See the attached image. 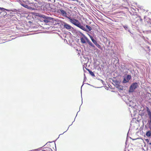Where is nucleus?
<instances>
[{
  "mask_svg": "<svg viewBox=\"0 0 151 151\" xmlns=\"http://www.w3.org/2000/svg\"><path fill=\"white\" fill-rule=\"evenodd\" d=\"M74 25L81 29L87 32H89L92 29L91 27H90L89 26L87 25H86V27L87 28H86L85 27V25L84 24V26L82 25L80 23L79 21L77 20V19L76 20V21L74 22Z\"/></svg>",
  "mask_w": 151,
  "mask_h": 151,
  "instance_id": "1",
  "label": "nucleus"
},
{
  "mask_svg": "<svg viewBox=\"0 0 151 151\" xmlns=\"http://www.w3.org/2000/svg\"><path fill=\"white\" fill-rule=\"evenodd\" d=\"M58 12L60 13L62 16L65 17L68 19H69L70 22L73 24H74L75 22L76 21V19L72 18L70 16H68L67 15V13L66 12L63 10L62 9H61L58 10Z\"/></svg>",
  "mask_w": 151,
  "mask_h": 151,
  "instance_id": "2",
  "label": "nucleus"
},
{
  "mask_svg": "<svg viewBox=\"0 0 151 151\" xmlns=\"http://www.w3.org/2000/svg\"><path fill=\"white\" fill-rule=\"evenodd\" d=\"M138 86L137 83H134L130 86L129 89V92H133Z\"/></svg>",
  "mask_w": 151,
  "mask_h": 151,
  "instance_id": "3",
  "label": "nucleus"
},
{
  "mask_svg": "<svg viewBox=\"0 0 151 151\" xmlns=\"http://www.w3.org/2000/svg\"><path fill=\"white\" fill-rule=\"evenodd\" d=\"M6 11L7 12H10L11 10L3 8V9L1 10V12L0 17H3L7 15V14Z\"/></svg>",
  "mask_w": 151,
  "mask_h": 151,
  "instance_id": "4",
  "label": "nucleus"
},
{
  "mask_svg": "<svg viewBox=\"0 0 151 151\" xmlns=\"http://www.w3.org/2000/svg\"><path fill=\"white\" fill-rule=\"evenodd\" d=\"M145 22L146 25L149 26L151 25V20L148 17H146L145 18Z\"/></svg>",
  "mask_w": 151,
  "mask_h": 151,
  "instance_id": "5",
  "label": "nucleus"
},
{
  "mask_svg": "<svg viewBox=\"0 0 151 151\" xmlns=\"http://www.w3.org/2000/svg\"><path fill=\"white\" fill-rule=\"evenodd\" d=\"M147 109V111L148 115V116L149 117V118L150 119V129H151V111L149 109V108L148 107H146Z\"/></svg>",
  "mask_w": 151,
  "mask_h": 151,
  "instance_id": "6",
  "label": "nucleus"
},
{
  "mask_svg": "<svg viewBox=\"0 0 151 151\" xmlns=\"http://www.w3.org/2000/svg\"><path fill=\"white\" fill-rule=\"evenodd\" d=\"M63 28L68 30H70L71 29L72 27L70 25L65 22H63Z\"/></svg>",
  "mask_w": 151,
  "mask_h": 151,
  "instance_id": "7",
  "label": "nucleus"
},
{
  "mask_svg": "<svg viewBox=\"0 0 151 151\" xmlns=\"http://www.w3.org/2000/svg\"><path fill=\"white\" fill-rule=\"evenodd\" d=\"M131 78V76L130 75H127L126 77H125L123 81V82L125 83L128 82L129 81Z\"/></svg>",
  "mask_w": 151,
  "mask_h": 151,
  "instance_id": "8",
  "label": "nucleus"
},
{
  "mask_svg": "<svg viewBox=\"0 0 151 151\" xmlns=\"http://www.w3.org/2000/svg\"><path fill=\"white\" fill-rule=\"evenodd\" d=\"M83 37L81 38V42L83 43H86V38H88L86 37L85 36L83 35L82 33H81Z\"/></svg>",
  "mask_w": 151,
  "mask_h": 151,
  "instance_id": "9",
  "label": "nucleus"
},
{
  "mask_svg": "<svg viewBox=\"0 0 151 151\" xmlns=\"http://www.w3.org/2000/svg\"><path fill=\"white\" fill-rule=\"evenodd\" d=\"M20 4L22 6L25 8H27L28 9H31V8L28 6V5L22 2H20Z\"/></svg>",
  "mask_w": 151,
  "mask_h": 151,
  "instance_id": "10",
  "label": "nucleus"
},
{
  "mask_svg": "<svg viewBox=\"0 0 151 151\" xmlns=\"http://www.w3.org/2000/svg\"><path fill=\"white\" fill-rule=\"evenodd\" d=\"M86 41L88 44L92 47H95V46L92 44V43L89 41L88 38H86Z\"/></svg>",
  "mask_w": 151,
  "mask_h": 151,
  "instance_id": "11",
  "label": "nucleus"
},
{
  "mask_svg": "<svg viewBox=\"0 0 151 151\" xmlns=\"http://www.w3.org/2000/svg\"><path fill=\"white\" fill-rule=\"evenodd\" d=\"M86 41L88 44L92 47H95V46L92 44V43L89 41L88 38H86Z\"/></svg>",
  "mask_w": 151,
  "mask_h": 151,
  "instance_id": "12",
  "label": "nucleus"
},
{
  "mask_svg": "<svg viewBox=\"0 0 151 151\" xmlns=\"http://www.w3.org/2000/svg\"><path fill=\"white\" fill-rule=\"evenodd\" d=\"M86 41L88 44L92 47H95V46L92 44V43L89 41L88 38H86Z\"/></svg>",
  "mask_w": 151,
  "mask_h": 151,
  "instance_id": "13",
  "label": "nucleus"
},
{
  "mask_svg": "<svg viewBox=\"0 0 151 151\" xmlns=\"http://www.w3.org/2000/svg\"><path fill=\"white\" fill-rule=\"evenodd\" d=\"M146 100H150L151 99V94L149 93L146 96Z\"/></svg>",
  "mask_w": 151,
  "mask_h": 151,
  "instance_id": "14",
  "label": "nucleus"
},
{
  "mask_svg": "<svg viewBox=\"0 0 151 151\" xmlns=\"http://www.w3.org/2000/svg\"><path fill=\"white\" fill-rule=\"evenodd\" d=\"M86 68L89 72V73L90 74V75L91 76H92V77H95V74H94V73L92 71Z\"/></svg>",
  "mask_w": 151,
  "mask_h": 151,
  "instance_id": "15",
  "label": "nucleus"
},
{
  "mask_svg": "<svg viewBox=\"0 0 151 151\" xmlns=\"http://www.w3.org/2000/svg\"><path fill=\"white\" fill-rule=\"evenodd\" d=\"M144 48L146 50L149 51L150 50V47L148 45H145L144 46Z\"/></svg>",
  "mask_w": 151,
  "mask_h": 151,
  "instance_id": "16",
  "label": "nucleus"
},
{
  "mask_svg": "<svg viewBox=\"0 0 151 151\" xmlns=\"http://www.w3.org/2000/svg\"><path fill=\"white\" fill-rule=\"evenodd\" d=\"M11 11L10 12H9V13H8L7 14V16H10V17H12L13 16V13L11 12L12 11L11 10H10Z\"/></svg>",
  "mask_w": 151,
  "mask_h": 151,
  "instance_id": "17",
  "label": "nucleus"
},
{
  "mask_svg": "<svg viewBox=\"0 0 151 151\" xmlns=\"http://www.w3.org/2000/svg\"><path fill=\"white\" fill-rule=\"evenodd\" d=\"M95 45H96V46L99 49H101V45L98 44L97 42L96 43Z\"/></svg>",
  "mask_w": 151,
  "mask_h": 151,
  "instance_id": "18",
  "label": "nucleus"
},
{
  "mask_svg": "<svg viewBox=\"0 0 151 151\" xmlns=\"http://www.w3.org/2000/svg\"><path fill=\"white\" fill-rule=\"evenodd\" d=\"M151 133L150 131L147 132L146 133V135L147 137H150L151 136Z\"/></svg>",
  "mask_w": 151,
  "mask_h": 151,
  "instance_id": "19",
  "label": "nucleus"
},
{
  "mask_svg": "<svg viewBox=\"0 0 151 151\" xmlns=\"http://www.w3.org/2000/svg\"><path fill=\"white\" fill-rule=\"evenodd\" d=\"M141 116H145V117L147 116V115L145 112H143L141 114Z\"/></svg>",
  "mask_w": 151,
  "mask_h": 151,
  "instance_id": "20",
  "label": "nucleus"
},
{
  "mask_svg": "<svg viewBox=\"0 0 151 151\" xmlns=\"http://www.w3.org/2000/svg\"><path fill=\"white\" fill-rule=\"evenodd\" d=\"M91 40L93 43L95 44L97 42L94 39H92Z\"/></svg>",
  "mask_w": 151,
  "mask_h": 151,
  "instance_id": "21",
  "label": "nucleus"
},
{
  "mask_svg": "<svg viewBox=\"0 0 151 151\" xmlns=\"http://www.w3.org/2000/svg\"><path fill=\"white\" fill-rule=\"evenodd\" d=\"M72 1L76 2V4H77L78 3H80V2L78 0H71Z\"/></svg>",
  "mask_w": 151,
  "mask_h": 151,
  "instance_id": "22",
  "label": "nucleus"
},
{
  "mask_svg": "<svg viewBox=\"0 0 151 151\" xmlns=\"http://www.w3.org/2000/svg\"><path fill=\"white\" fill-rule=\"evenodd\" d=\"M88 36H89L91 39V40H92V39H93V37L91 36L90 35H89V34H88Z\"/></svg>",
  "mask_w": 151,
  "mask_h": 151,
  "instance_id": "23",
  "label": "nucleus"
},
{
  "mask_svg": "<svg viewBox=\"0 0 151 151\" xmlns=\"http://www.w3.org/2000/svg\"><path fill=\"white\" fill-rule=\"evenodd\" d=\"M145 141H146V142H147V143H148L149 142V140L148 139H145Z\"/></svg>",
  "mask_w": 151,
  "mask_h": 151,
  "instance_id": "24",
  "label": "nucleus"
},
{
  "mask_svg": "<svg viewBox=\"0 0 151 151\" xmlns=\"http://www.w3.org/2000/svg\"><path fill=\"white\" fill-rule=\"evenodd\" d=\"M44 21L45 22H46V23H47L49 21L48 20H47V19H45L44 20Z\"/></svg>",
  "mask_w": 151,
  "mask_h": 151,
  "instance_id": "25",
  "label": "nucleus"
},
{
  "mask_svg": "<svg viewBox=\"0 0 151 151\" xmlns=\"http://www.w3.org/2000/svg\"><path fill=\"white\" fill-rule=\"evenodd\" d=\"M3 8L0 7V14L1 13V10H3Z\"/></svg>",
  "mask_w": 151,
  "mask_h": 151,
  "instance_id": "26",
  "label": "nucleus"
},
{
  "mask_svg": "<svg viewBox=\"0 0 151 151\" xmlns=\"http://www.w3.org/2000/svg\"><path fill=\"white\" fill-rule=\"evenodd\" d=\"M42 151H47L45 150H42Z\"/></svg>",
  "mask_w": 151,
  "mask_h": 151,
  "instance_id": "27",
  "label": "nucleus"
},
{
  "mask_svg": "<svg viewBox=\"0 0 151 151\" xmlns=\"http://www.w3.org/2000/svg\"><path fill=\"white\" fill-rule=\"evenodd\" d=\"M149 144L150 145H151V143H149Z\"/></svg>",
  "mask_w": 151,
  "mask_h": 151,
  "instance_id": "28",
  "label": "nucleus"
},
{
  "mask_svg": "<svg viewBox=\"0 0 151 151\" xmlns=\"http://www.w3.org/2000/svg\"><path fill=\"white\" fill-rule=\"evenodd\" d=\"M141 23H142V19L141 18Z\"/></svg>",
  "mask_w": 151,
  "mask_h": 151,
  "instance_id": "29",
  "label": "nucleus"
},
{
  "mask_svg": "<svg viewBox=\"0 0 151 151\" xmlns=\"http://www.w3.org/2000/svg\"><path fill=\"white\" fill-rule=\"evenodd\" d=\"M84 71L85 72V70H84Z\"/></svg>",
  "mask_w": 151,
  "mask_h": 151,
  "instance_id": "30",
  "label": "nucleus"
}]
</instances>
